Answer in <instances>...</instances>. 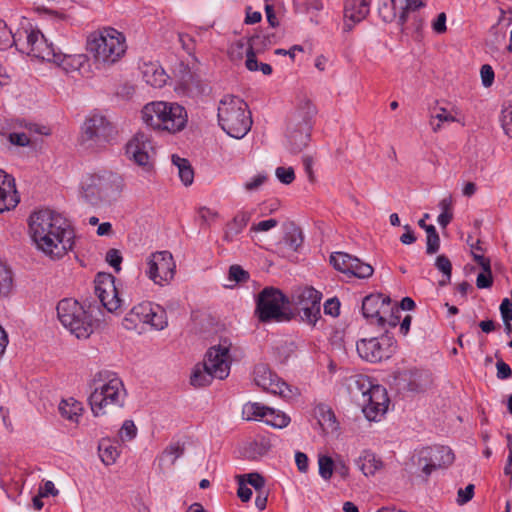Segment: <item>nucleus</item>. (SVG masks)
<instances>
[{
  "label": "nucleus",
  "instance_id": "nucleus-1",
  "mask_svg": "<svg viewBox=\"0 0 512 512\" xmlns=\"http://www.w3.org/2000/svg\"><path fill=\"white\" fill-rule=\"evenodd\" d=\"M29 229L38 249L51 258H61L72 249L73 230L68 220L53 210L34 212L29 218Z\"/></svg>",
  "mask_w": 512,
  "mask_h": 512
},
{
  "label": "nucleus",
  "instance_id": "nucleus-2",
  "mask_svg": "<svg viewBox=\"0 0 512 512\" xmlns=\"http://www.w3.org/2000/svg\"><path fill=\"white\" fill-rule=\"evenodd\" d=\"M93 385L88 400L94 416H103L124 406L127 393L122 380L116 374L100 372Z\"/></svg>",
  "mask_w": 512,
  "mask_h": 512
},
{
  "label": "nucleus",
  "instance_id": "nucleus-3",
  "mask_svg": "<svg viewBox=\"0 0 512 512\" xmlns=\"http://www.w3.org/2000/svg\"><path fill=\"white\" fill-rule=\"evenodd\" d=\"M348 390L369 421H376L386 413L389 398L384 387L372 385L365 376H356L349 380Z\"/></svg>",
  "mask_w": 512,
  "mask_h": 512
},
{
  "label": "nucleus",
  "instance_id": "nucleus-4",
  "mask_svg": "<svg viewBox=\"0 0 512 512\" xmlns=\"http://www.w3.org/2000/svg\"><path fill=\"white\" fill-rule=\"evenodd\" d=\"M142 119L153 129L177 133L185 128L188 115L186 109L178 103L159 101L144 106Z\"/></svg>",
  "mask_w": 512,
  "mask_h": 512
},
{
  "label": "nucleus",
  "instance_id": "nucleus-5",
  "mask_svg": "<svg viewBox=\"0 0 512 512\" xmlns=\"http://www.w3.org/2000/svg\"><path fill=\"white\" fill-rule=\"evenodd\" d=\"M248 105L239 97L225 96L218 106V122L231 137L243 138L251 129L252 119Z\"/></svg>",
  "mask_w": 512,
  "mask_h": 512
},
{
  "label": "nucleus",
  "instance_id": "nucleus-6",
  "mask_svg": "<svg viewBox=\"0 0 512 512\" xmlns=\"http://www.w3.org/2000/svg\"><path fill=\"white\" fill-rule=\"evenodd\" d=\"M124 187L123 178L112 171L87 175L81 184L82 197L91 205L115 200Z\"/></svg>",
  "mask_w": 512,
  "mask_h": 512
},
{
  "label": "nucleus",
  "instance_id": "nucleus-7",
  "mask_svg": "<svg viewBox=\"0 0 512 512\" xmlns=\"http://www.w3.org/2000/svg\"><path fill=\"white\" fill-rule=\"evenodd\" d=\"M87 51L102 64L117 62L126 51L124 35L108 27L91 33L87 39Z\"/></svg>",
  "mask_w": 512,
  "mask_h": 512
},
{
  "label": "nucleus",
  "instance_id": "nucleus-8",
  "mask_svg": "<svg viewBox=\"0 0 512 512\" xmlns=\"http://www.w3.org/2000/svg\"><path fill=\"white\" fill-rule=\"evenodd\" d=\"M60 323L78 339H86L94 329L92 315L73 298H64L56 306Z\"/></svg>",
  "mask_w": 512,
  "mask_h": 512
},
{
  "label": "nucleus",
  "instance_id": "nucleus-9",
  "mask_svg": "<svg viewBox=\"0 0 512 512\" xmlns=\"http://www.w3.org/2000/svg\"><path fill=\"white\" fill-rule=\"evenodd\" d=\"M117 134L116 127L105 116L92 114L81 127L79 144L83 149L96 152L111 144Z\"/></svg>",
  "mask_w": 512,
  "mask_h": 512
},
{
  "label": "nucleus",
  "instance_id": "nucleus-10",
  "mask_svg": "<svg viewBox=\"0 0 512 512\" xmlns=\"http://www.w3.org/2000/svg\"><path fill=\"white\" fill-rule=\"evenodd\" d=\"M288 304V298L279 289L266 287L258 294L255 313L264 323L289 321Z\"/></svg>",
  "mask_w": 512,
  "mask_h": 512
},
{
  "label": "nucleus",
  "instance_id": "nucleus-11",
  "mask_svg": "<svg viewBox=\"0 0 512 512\" xmlns=\"http://www.w3.org/2000/svg\"><path fill=\"white\" fill-rule=\"evenodd\" d=\"M315 114L316 107L309 100L303 101L294 113L287 130V141L292 153H299L308 145Z\"/></svg>",
  "mask_w": 512,
  "mask_h": 512
},
{
  "label": "nucleus",
  "instance_id": "nucleus-12",
  "mask_svg": "<svg viewBox=\"0 0 512 512\" xmlns=\"http://www.w3.org/2000/svg\"><path fill=\"white\" fill-rule=\"evenodd\" d=\"M14 46L27 55L50 62L55 59L56 49L48 43L40 31L17 30L14 35Z\"/></svg>",
  "mask_w": 512,
  "mask_h": 512
},
{
  "label": "nucleus",
  "instance_id": "nucleus-13",
  "mask_svg": "<svg viewBox=\"0 0 512 512\" xmlns=\"http://www.w3.org/2000/svg\"><path fill=\"white\" fill-rule=\"evenodd\" d=\"M359 356L371 363L389 359L395 352L394 339L388 335L361 339L356 344Z\"/></svg>",
  "mask_w": 512,
  "mask_h": 512
},
{
  "label": "nucleus",
  "instance_id": "nucleus-14",
  "mask_svg": "<svg viewBox=\"0 0 512 512\" xmlns=\"http://www.w3.org/2000/svg\"><path fill=\"white\" fill-rule=\"evenodd\" d=\"M294 300L302 313V320L315 326L321 318L322 293L313 287H304L298 290Z\"/></svg>",
  "mask_w": 512,
  "mask_h": 512
},
{
  "label": "nucleus",
  "instance_id": "nucleus-15",
  "mask_svg": "<svg viewBox=\"0 0 512 512\" xmlns=\"http://www.w3.org/2000/svg\"><path fill=\"white\" fill-rule=\"evenodd\" d=\"M152 151L153 147L150 137L144 132L136 133L126 145V155L128 158L142 167L147 173L152 172L154 168L150 154Z\"/></svg>",
  "mask_w": 512,
  "mask_h": 512
},
{
  "label": "nucleus",
  "instance_id": "nucleus-16",
  "mask_svg": "<svg viewBox=\"0 0 512 512\" xmlns=\"http://www.w3.org/2000/svg\"><path fill=\"white\" fill-rule=\"evenodd\" d=\"M148 277L156 284L170 281L175 274L176 264L169 251H158L148 258Z\"/></svg>",
  "mask_w": 512,
  "mask_h": 512
},
{
  "label": "nucleus",
  "instance_id": "nucleus-17",
  "mask_svg": "<svg viewBox=\"0 0 512 512\" xmlns=\"http://www.w3.org/2000/svg\"><path fill=\"white\" fill-rule=\"evenodd\" d=\"M94 284L95 294L103 307L109 312H115L121 307L122 300L118 296V290L115 286V278L113 275L100 272L96 275Z\"/></svg>",
  "mask_w": 512,
  "mask_h": 512
},
{
  "label": "nucleus",
  "instance_id": "nucleus-18",
  "mask_svg": "<svg viewBox=\"0 0 512 512\" xmlns=\"http://www.w3.org/2000/svg\"><path fill=\"white\" fill-rule=\"evenodd\" d=\"M330 263L336 270L357 278H369L374 272L370 264L364 263L360 259L344 252L332 253Z\"/></svg>",
  "mask_w": 512,
  "mask_h": 512
},
{
  "label": "nucleus",
  "instance_id": "nucleus-19",
  "mask_svg": "<svg viewBox=\"0 0 512 512\" xmlns=\"http://www.w3.org/2000/svg\"><path fill=\"white\" fill-rule=\"evenodd\" d=\"M229 358L228 345L219 344L218 346H213L205 355L203 367L215 378L225 379L230 372Z\"/></svg>",
  "mask_w": 512,
  "mask_h": 512
},
{
  "label": "nucleus",
  "instance_id": "nucleus-20",
  "mask_svg": "<svg viewBox=\"0 0 512 512\" xmlns=\"http://www.w3.org/2000/svg\"><path fill=\"white\" fill-rule=\"evenodd\" d=\"M254 381L257 386L269 393L290 397L291 389L287 383L281 381L278 376L265 364H258L254 369Z\"/></svg>",
  "mask_w": 512,
  "mask_h": 512
},
{
  "label": "nucleus",
  "instance_id": "nucleus-21",
  "mask_svg": "<svg viewBox=\"0 0 512 512\" xmlns=\"http://www.w3.org/2000/svg\"><path fill=\"white\" fill-rule=\"evenodd\" d=\"M391 300L383 294H370L363 298L362 314L364 318L373 323L374 321L380 327H385V314L389 312Z\"/></svg>",
  "mask_w": 512,
  "mask_h": 512
},
{
  "label": "nucleus",
  "instance_id": "nucleus-22",
  "mask_svg": "<svg viewBox=\"0 0 512 512\" xmlns=\"http://www.w3.org/2000/svg\"><path fill=\"white\" fill-rule=\"evenodd\" d=\"M243 414L246 415L247 420L264 419V422L267 425L274 428H284L290 422V418L285 413L276 411L259 403L246 404L243 409Z\"/></svg>",
  "mask_w": 512,
  "mask_h": 512
},
{
  "label": "nucleus",
  "instance_id": "nucleus-23",
  "mask_svg": "<svg viewBox=\"0 0 512 512\" xmlns=\"http://www.w3.org/2000/svg\"><path fill=\"white\" fill-rule=\"evenodd\" d=\"M18 203L14 178L0 169V213L15 208Z\"/></svg>",
  "mask_w": 512,
  "mask_h": 512
},
{
  "label": "nucleus",
  "instance_id": "nucleus-24",
  "mask_svg": "<svg viewBox=\"0 0 512 512\" xmlns=\"http://www.w3.org/2000/svg\"><path fill=\"white\" fill-rule=\"evenodd\" d=\"M371 0H345L344 3V28L350 31L356 23L366 18L370 11Z\"/></svg>",
  "mask_w": 512,
  "mask_h": 512
},
{
  "label": "nucleus",
  "instance_id": "nucleus-25",
  "mask_svg": "<svg viewBox=\"0 0 512 512\" xmlns=\"http://www.w3.org/2000/svg\"><path fill=\"white\" fill-rule=\"evenodd\" d=\"M229 57L232 61L241 60L246 55L245 66L249 71L258 70V61L252 45L248 41L239 40L233 43L228 50Z\"/></svg>",
  "mask_w": 512,
  "mask_h": 512
},
{
  "label": "nucleus",
  "instance_id": "nucleus-26",
  "mask_svg": "<svg viewBox=\"0 0 512 512\" xmlns=\"http://www.w3.org/2000/svg\"><path fill=\"white\" fill-rule=\"evenodd\" d=\"M432 467L434 470L445 468L454 461V454L447 446L426 447Z\"/></svg>",
  "mask_w": 512,
  "mask_h": 512
},
{
  "label": "nucleus",
  "instance_id": "nucleus-27",
  "mask_svg": "<svg viewBox=\"0 0 512 512\" xmlns=\"http://www.w3.org/2000/svg\"><path fill=\"white\" fill-rule=\"evenodd\" d=\"M184 451L185 446L183 443H170L157 457L159 472L164 473L166 466H173L176 460L184 454Z\"/></svg>",
  "mask_w": 512,
  "mask_h": 512
},
{
  "label": "nucleus",
  "instance_id": "nucleus-28",
  "mask_svg": "<svg viewBox=\"0 0 512 512\" xmlns=\"http://www.w3.org/2000/svg\"><path fill=\"white\" fill-rule=\"evenodd\" d=\"M86 60V56L83 54L68 55L56 51L55 59H52L50 62L55 63L65 72L70 73L80 70Z\"/></svg>",
  "mask_w": 512,
  "mask_h": 512
},
{
  "label": "nucleus",
  "instance_id": "nucleus-29",
  "mask_svg": "<svg viewBox=\"0 0 512 512\" xmlns=\"http://www.w3.org/2000/svg\"><path fill=\"white\" fill-rule=\"evenodd\" d=\"M357 468L366 476H373L383 466L382 461L370 451H363L355 460Z\"/></svg>",
  "mask_w": 512,
  "mask_h": 512
},
{
  "label": "nucleus",
  "instance_id": "nucleus-30",
  "mask_svg": "<svg viewBox=\"0 0 512 512\" xmlns=\"http://www.w3.org/2000/svg\"><path fill=\"white\" fill-rule=\"evenodd\" d=\"M142 73L145 82L155 88L163 87L169 78L164 69L155 63L145 64Z\"/></svg>",
  "mask_w": 512,
  "mask_h": 512
},
{
  "label": "nucleus",
  "instance_id": "nucleus-31",
  "mask_svg": "<svg viewBox=\"0 0 512 512\" xmlns=\"http://www.w3.org/2000/svg\"><path fill=\"white\" fill-rule=\"evenodd\" d=\"M251 219V213L248 211H240L238 212L231 222H229L226 226V230L224 233V240L227 242H231L233 238L241 233L243 229L247 226Z\"/></svg>",
  "mask_w": 512,
  "mask_h": 512
},
{
  "label": "nucleus",
  "instance_id": "nucleus-32",
  "mask_svg": "<svg viewBox=\"0 0 512 512\" xmlns=\"http://www.w3.org/2000/svg\"><path fill=\"white\" fill-rule=\"evenodd\" d=\"M136 315L139 317L140 322L151 324V326L155 327L158 330L163 329V321L160 319L156 321L153 319L155 317V310L152 307L150 302H142L132 308V316Z\"/></svg>",
  "mask_w": 512,
  "mask_h": 512
},
{
  "label": "nucleus",
  "instance_id": "nucleus-33",
  "mask_svg": "<svg viewBox=\"0 0 512 512\" xmlns=\"http://www.w3.org/2000/svg\"><path fill=\"white\" fill-rule=\"evenodd\" d=\"M428 453L429 452H427L426 447H424L416 451V453L411 458L412 465L416 467L414 473L422 476L424 480H427L431 473L434 471L430 460H428Z\"/></svg>",
  "mask_w": 512,
  "mask_h": 512
},
{
  "label": "nucleus",
  "instance_id": "nucleus-34",
  "mask_svg": "<svg viewBox=\"0 0 512 512\" xmlns=\"http://www.w3.org/2000/svg\"><path fill=\"white\" fill-rule=\"evenodd\" d=\"M98 451L102 462L106 466L114 464L120 454L118 447L110 439H102L99 442Z\"/></svg>",
  "mask_w": 512,
  "mask_h": 512
},
{
  "label": "nucleus",
  "instance_id": "nucleus-35",
  "mask_svg": "<svg viewBox=\"0 0 512 512\" xmlns=\"http://www.w3.org/2000/svg\"><path fill=\"white\" fill-rule=\"evenodd\" d=\"M172 163L178 169V175L185 186H189L194 180V170L190 162L178 155H172Z\"/></svg>",
  "mask_w": 512,
  "mask_h": 512
},
{
  "label": "nucleus",
  "instance_id": "nucleus-36",
  "mask_svg": "<svg viewBox=\"0 0 512 512\" xmlns=\"http://www.w3.org/2000/svg\"><path fill=\"white\" fill-rule=\"evenodd\" d=\"M82 410V404L74 398L62 400L59 404L61 416L70 421L77 422Z\"/></svg>",
  "mask_w": 512,
  "mask_h": 512
},
{
  "label": "nucleus",
  "instance_id": "nucleus-37",
  "mask_svg": "<svg viewBox=\"0 0 512 512\" xmlns=\"http://www.w3.org/2000/svg\"><path fill=\"white\" fill-rule=\"evenodd\" d=\"M377 9L384 22H392L396 19L395 0H377Z\"/></svg>",
  "mask_w": 512,
  "mask_h": 512
},
{
  "label": "nucleus",
  "instance_id": "nucleus-38",
  "mask_svg": "<svg viewBox=\"0 0 512 512\" xmlns=\"http://www.w3.org/2000/svg\"><path fill=\"white\" fill-rule=\"evenodd\" d=\"M213 378L215 377L209 371H206L204 367L201 369L200 365H196L191 374L190 383L194 387H204L209 385Z\"/></svg>",
  "mask_w": 512,
  "mask_h": 512
},
{
  "label": "nucleus",
  "instance_id": "nucleus-39",
  "mask_svg": "<svg viewBox=\"0 0 512 512\" xmlns=\"http://www.w3.org/2000/svg\"><path fill=\"white\" fill-rule=\"evenodd\" d=\"M284 242L292 251H297L303 243L302 231L297 227H293L285 233Z\"/></svg>",
  "mask_w": 512,
  "mask_h": 512
},
{
  "label": "nucleus",
  "instance_id": "nucleus-40",
  "mask_svg": "<svg viewBox=\"0 0 512 512\" xmlns=\"http://www.w3.org/2000/svg\"><path fill=\"white\" fill-rule=\"evenodd\" d=\"M500 122L505 134L512 138V102L503 105Z\"/></svg>",
  "mask_w": 512,
  "mask_h": 512
},
{
  "label": "nucleus",
  "instance_id": "nucleus-41",
  "mask_svg": "<svg viewBox=\"0 0 512 512\" xmlns=\"http://www.w3.org/2000/svg\"><path fill=\"white\" fill-rule=\"evenodd\" d=\"M319 474L324 480H329L334 471L335 463L333 459L326 455H320L318 458Z\"/></svg>",
  "mask_w": 512,
  "mask_h": 512
},
{
  "label": "nucleus",
  "instance_id": "nucleus-42",
  "mask_svg": "<svg viewBox=\"0 0 512 512\" xmlns=\"http://www.w3.org/2000/svg\"><path fill=\"white\" fill-rule=\"evenodd\" d=\"M14 35L6 22L0 19V50H6L14 45Z\"/></svg>",
  "mask_w": 512,
  "mask_h": 512
},
{
  "label": "nucleus",
  "instance_id": "nucleus-43",
  "mask_svg": "<svg viewBox=\"0 0 512 512\" xmlns=\"http://www.w3.org/2000/svg\"><path fill=\"white\" fill-rule=\"evenodd\" d=\"M423 6H425L423 0H406V6L403 8L398 18V23L402 27L403 31L408 29V27H404V25L408 19L409 11H415Z\"/></svg>",
  "mask_w": 512,
  "mask_h": 512
},
{
  "label": "nucleus",
  "instance_id": "nucleus-44",
  "mask_svg": "<svg viewBox=\"0 0 512 512\" xmlns=\"http://www.w3.org/2000/svg\"><path fill=\"white\" fill-rule=\"evenodd\" d=\"M12 288V274L6 266L0 264V295L7 296Z\"/></svg>",
  "mask_w": 512,
  "mask_h": 512
},
{
  "label": "nucleus",
  "instance_id": "nucleus-45",
  "mask_svg": "<svg viewBox=\"0 0 512 512\" xmlns=\"http://www.w3.org/2000/svg\"><path fill=\"white\" fill-rule=\"evenodd\" d=\"M422 374L417 370L402 373V379L407 381V388L412 392H419L424 390L423 384L416 383V380L421 378Z\"/></svg>",
  "mask_w": 512,
  "mask_h": 512
},
{
  "label": "nucleus",
  "instance_id": "nucleus-46",
  "mask_svg": "<svg viewBox=\"0 0 512 512\" xmlns=\"http://www.w3.org/2000/svg\"><path fill=\"white\" fill-rule=\"evenodd\" d=\"M137 435V427L132 420L124 421L121 429L119 430V438L122 442L130 441Z\"/></svg>",
  "mask_w": 512,
  "mask_h": 512
},
{
  "label": "nucleus",
  "instance_id": "nucleus-47",
  "mask_svg": "<svg viewBox=\"0 0 512 512\" xmlns=\"http://www.w3.org/2000/svg\"><path fill=\"white\" fill-rule=\"evenodd\" d=\"M228 278L235 283H244L249 279V273L240 265H232L229 268Z\"/></svg>",
  "mask_w": 512,
  "mask_h": 512
},
{
  "label": "nucleus",
  "instance_id": "nucleus-48",
  "mask_svg": "<svg viewBox=\"0 0 512 512\" xmlns=\"http://www.w3.org/2000/svg\"><path fill=\"white\" fill-rule=\"evenodd\" d=\"M275 175L277 179L285 185L292 183L295 179V173L292 167H277Z\"/></svg>",
  "mask_w": 512,
  "mask_h": 512
},
{
  "label": "nucleus",
  "instance_id": "nucleus-49",
  "mask_svg": "<svg viewBox=\"0 0 512 512\" xmlns=\"http://www.w3.org/2000/svg\"><path fill=\"white\" fill-rule=\"evenodd\" d=\"M268 179L266 173H259L244 184V188L249 191L258 190Z\"/></svg>",
  "mask_w": 512,
  "mask_h": 512
},
{
  "label": "nucleus",
  "instance_id": "nucleus-50",
  "mask_svg": "<svg viewBox=\"0 0 512 512\" xmlns=\"http://www.w3.org/2000/svg\"><path fill=\"white\" fill-rule=\"evenodd\" d=\"M198 215L202 221V225L206 226H209L218 218V212L207 207H200L198 209Z\"/></svg>",
  "mask_w": 512,
  "mask_h": 512
},
{
  "label": "nucleus",
  "instance_id": "nucleus-51",
  "mask_svg": "<svg viewBox=\"0 0 512 512\" xmlns=\"http://www.w3.org/2000/svg\"><path fill=\"white\" fill-rule=\"evenodd\" d=\"M436 268L443 273V276L452 275V264L446 255H439L435 261Z\"/></svg>",
  "mask_w": 512,
  "mask_h": 512
},
{
  "label": "nucleus",
  "instance_id": "nucleus-52",
  "mask_svg": "<svg viewBox=\"0 0 512 512\" xmlns=\"http://www.w3.org/2000/svg\"><path fill=\"white\" fill-rule=\"evenodd\" d=\"M493 284V276L491 267L489 268V271H483L482 273H479L476 278V286L478 289H485L490 288Z\"/></svg>",
  "mask_w": 512,
  "mask_h": 512
},
{
  "label": "nucleus",
  "instance_id": "nucleus-53",
  "mask_svg": "<svg viewBox=\"0 0 512 512\" xmlns=\"http://www.w3.org/2000/svg\"><path fill=\"white\" fill-rule=\"evenodd\" d=\"M243 476H244V478L245 477L247 478L246 479L247 483H249L252 487H254V489L257 492L264 490L265 479L259 473L253 472V473H249V474H246Z\"/></svg>",
  "mask_w": 512,
  "mask_h": 512
},
{
  "label": "nucleus",
  "instance_id": "nucleus-54",
  "mask_svg": "<svg viewBox=\"0 0 512 512\" xmlns=\"http://www.w3.org/2000/svg\"><path fill=\"white\" fill-rule=\"evenodd\" d=\"M321 410H323L321 408ZM320 425L325 429H336V419L335 415L331 410L322 411L321 418L319 419Z\"/></svg>",
  "mask_w": 512,
  "mask_h": 512
},
{
  "label": "nucleus",
  "instance_id": "nucleus-55",
  "mask_svg": "<svg viewBox=\"0 0 512 512\" xmlns=\"http://www.w3.org/2000/svg\"><path fill=\"white\" fill-rule=\"evenodd\" d=\"M324 313L332 317H337L340 313V301L338 298H330L324 303Z\"/></svg>",
  "mask_w": 512,
  "mask_h": 512
},
{
  "label": "nucleus",
  "instance_id": "nucleus-56",
  "mask_svg": "<svg viewBox=\"0 0 512 512\" xmlns=\"http://www.w3.org/2000/svg\"><path fill=\"white\" fill-rule=\"evenodd\" d=\"M474 485L469 484L464 489L460 488L457 493V502L460 505L466 504L474 496Z\"/></svg>",
  "mask_w": 512,
  "mask_h": 512
},
{
  "label": "nucleus",
  "instance_id": "nucleus-57",
  "mask_svg": "<svg viewBox=\"0 0 512 512\" xmlns=\"http://www.w3.org/2000/svg\"><path fill=\"white\" fill-rule=\"evenodd\" d=\"M106 261L112 266L117 272L120 271L122 256L117 249H110L106 254Z\"/></svg>",
  "mask_w": 512,
  "mask_h": 512
},
{
  "label": "nucleus",
  "instance_id": "nucleus-58",
  "mask_svg": "<svg viewBox=\"0 0 512 512\" xmlns=\"http://www.w3.org/2000/svg\"><path fill=\"white\" fill-rule=\"evenodd\" d=\"M238 479V490L237 495L243 502H248L252 496V490L245 484L244 476H237Z\"/></svg>",
  "mask_w": 512,
  "mask_h": 512
},
{
  "label": "nucleus",
  "instance_id": "nucleus-59",
  "mask_svg": "<svg viewBox=\"0 0 512 512\" xmlns=\"http://www.w3.org/2000/svg\"><path fill=\"white\" fill-rule=\"evenodd\" d=\"M435 114L431 115L434 119H436L439 122H459V119H457L455 116H453L451 113L447 111L444 107H439L435 109Z\"/></svg>",
  "mask_w": 512,
  "mask_h": 512
},
{
  "label": "nucleus",
  "instance_id": "nucleus-60",
  "mask_svg": "<svg viewBox=\"0 0 512 512\" xmlns=\"http://www.w3.org/2000/svg\"><path fill=\"white\" fill-rule=\"evenodd\" d=\"M278 225V221L276 219H268L260 221L257 224H253L250 228L252 232H265L269 231L272 228H275Z\"/></svg>",
  "mask_w": 512,
  "mask_h": 512
},
{
  "label": "nucleus",
  "instance_id": "nucleus-61",
  "mask_svg": "<svg viewBox=\"0 0 512 512\" xmlns=\"http://www.w3.org/2000/svg\"><path fill=\"white\" fill-rule=\"evenodd\" d=\"M482 84L490 87L494 81V71L490 65H483L480 70Z\"/></svg>",
  "mask_w": 512,
  "mask_h": 512
},
{
  "label": "nucleus",
  "instance_id": "nucleus-62",
  "mask_svg": "<svg viewBox=\"0 0 512 512\" xmlns=\"http://www.w3.org/2000/svg\"><path fill=\"white\" fill-rule=\"evenodd\" d=\"M8 139H9L11 144L17 145V146H21V147L27 146L30 143V138L24 132H22V133H15V132L14 133H10L9 136H8Z\"/></svg>",
  "mask_w": 512,
  "mask_h": 512
},
{
  "label": "nucleus",
  "instance_id": "nucleus-63",
  "mask_svg": "<svg viewBox=\"0 0 512 512\" xmlns=\"http://www.w3.org/2000/svg\"><path fill=\"white\" fill-rule=\"evenodd\" d=\"M497 377L499 379H507L512 376V370L508 364L502 359H499L496 363Z\"/></svg>",
  "mask_w": 512,
  "mask_h": 512
},
{
  "label": "nucleus",
  "instance_id": "nucleus-64",
  "mask_svg": "<svg viewBox=\"0 0 512 512\" xmlns=\"http://www.w3.org/2000/svg\"><path fill=\"white\" fill-rule=\"evenodd\" d=\"M500 312L503 321H512V302L505 298L500 305Z\"/></svg>",
  "mask_w": 512,
  "mask_h": 512
}]
</instances>
